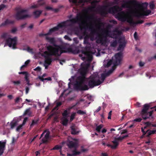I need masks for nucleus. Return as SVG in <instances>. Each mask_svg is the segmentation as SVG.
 Returning a JSON list of instances; mask_svg holds the SVG:
<instances>
[{
    "label": "nucleus",
    "mask_w": 156,
    "mask_h": 156,
    "mask_svg": "<svg viewBox=\"0 0 156 156\" xmlns=\"http://www.w3.org/2000/svg\"><path fill=\"white\" fill-rule=\"evenodd\" d=\"M6 142H1L0 141V156L2 155L4 152Z\"/></svg>",
    "instance_id": "nucleus-20"
},
{
    "label": "nucleus",
    "mask_w": 156,
    "mask_h": 156,
    "mask_svg": "<svg viewBox=\"0 0 156 156\" xmlns=\"http://www.w3.org/2000/svg\"><path fill=\"white\" fill-rule=\"evenodd\" d=\"M49 53L50 52L48 51H45L44 52V54L46 55L45 56V64H48V65H50L52 62V59L49 57V56H54L49 55Z\"/></svg>",
    "instance_id": "nucleus-14"
},
{
    "label": "nucleus",
    "mask_w": 156,
    "mask_h": 156,
    "mask_svg": "<svg viewBox=\"0 0 156 156\" xmlns=\"http://www.w3.org/2000/svg\"><path fill=\"white\" fill-rule=\"evenodd\" d=\"M43 0H39L38 1V3L36 5H32L30 8L31 9H35L38 8L40 6L44 4V2H40L42 1Z\"/></svg>",
    "instance_id": "nucleus-22"
},
{
    "label": "nucleus",
    "mask_w": 156,
    "mask_h": 156,
    "mask_svg": "<svg viewBox=\"0 0 156 156\" xmlns=\"http://www.w3.org/2000/svg\"><path fill=\"white\" fill-rule=\"evenodd\" d=\"M116 18L119 21L124 22L127 19L126 14L124 11H120L117 13L116 16Z\"/></svg>",
    "instance_id": "nucleus-13"
},
{
    "label": "nucleus",
    "mask_w": 156,
    "mask_h": 156,
    "mask_svg": "<svg viewBox=\"0 0 156 156\" xmlns=\"http://www.w3.org/2000/svg\"><path fill=\"white\" fill-rule=\"evenodd\" d=\"M30 62V60H28L25 62L24 65L27 66L29 63Z\"/></svg>",
    "instance_id": "nucleus-62"
},
{
    "label": "nucleus",
    "mask_w": 156,
    "mask_h": 156,
    "mask_svg": "<svg viewBox=\"0 0 156 156\" xmlns=\"http://www.w3.org/2000/svg\"><path fill=\"white\" fill-rule=\"evenodd\" d=\"M106 145H107V146L108 147H110L112 149H115L116 148V147H114V144L113 145H111L110 144H107Z\"/></svg>",
    "instance_id": "nucleus-56"
},
{
    "label": "nucleus",
    "mask_w": 156,
    "mask_h": 156,
    "mask_svg": "<svg viewBox=\"0 0 156 156\" xmlns=\"http://www.w3.org/2000/svg\"><path fill=\"white\" fill-rule=\"evenodd\" d=\"M156 132V130H149V131L148 132V134L147 135V136L149 137L152 134H154Z\"/></svg>",
    "instance_id": "nucleus-35"
},
{
    "label": "nucleus",
    "mask_w": 156,
    "mask_h": 156,
    "mask_svg": "<svg viewBox=\"0 0 156 156\" xmlns=\"http://www.w3.org/2000/svg\"><path fill=\"white\" fill-rule=\"evenodd\" d=\"M64 37L66 40H68L69 41H71V38L67 35H65Z\"/></svg>",
    "instance_id": "nucleus-59"
},
{
    "label": "nucleus",
    "mask_w": 156,
    "mask_h": 156,
    "mask_svg": "<svg viewBox=\"0 0 156 156\" xmlns=\"http://www.w3.org/2000/svg\"><path fill=\"white\" fill-rule=\"evenodd\" d=\"M66 22H63L59 23L57 26L50 29L48 32L45 34L46 35H51L52 33L58 30L60 28H61L66 26Z\"/></svg>",
    "instance_id": "nucleus-12"
},
{
    "label": "nucleus",
    "mask_w": 156,
    "mask_h": 156,
    "mask_svg": "<svg viewBox=\"0 0 156 156\" xmlns=\"http://www.w3.org/2000/svg\"><path fill=\"white\" fill-rule=\"evenodd\" d=\"M86 19L87 20L90 21L91 20H95L96 21L98 22V23L96 25V26L97 27V29L98 30H101L102 31V33L101 34V35L102 34H104L105 35V34L104 33V31L102 29H103V28H101V27H104L105 25V23L102 22H101V19L100 18H98V19H95L94 16H87L86 17ZM112 27V25L111 24H108L106 27V29H103L105 30H108L109 29H110Z\"/></svg>",
    "instance_id": "nucleus-5"
},
{
    "label": "nucleus",
    "mask_w": 156,
    "mask_h": 156,
    "mask_svg": "<svg viewBox=\"0 0 156 156\" xmlns=\"http://www.w3.org/2000/svg\"><path fill=\"white\" fill-rule=\"evenodd\" d=\"M68 119L66 117H63L62 119L61 123L64 126H66L68 122Z\"/></svg>",
    "instance_id": "nucleus-25"
},
{
    "label": "nucleus",
    "mask_w": 156,
    "mask_h": 156,
    "mask_svg": "<svg viewBox=\"0 0 156 156\" xmlns=\"http://www.w3.org/2000/svg\"><path fill=\"white\" fill-rule=\"evenodd\" d=\"M149 6L150 9L152 10L154 9L155 5L153 2H151L150 3Z\"/></svg>",
    "instance_id": "nucleus-47"
},
{
    "label": "nucleus",
    "mask_w": 156,
    "mask_h": 156,
    "mask_svg": "<svg viewBox=\"0 0 156 156\" xmlns=\"http://www.w3.org/2000/svg\"><path fill=\"white\" fill-rule=\"evenodd\" d=\"M133 4L140 10V12L135 13V16L136 17H140L147 16L151 13V11L150 10H145L146 7L144 6V3H139L135 1H123L121 7L115 5L110 8L108 11L106 10V7L105 6H103L99 9V12L101 16L105 17L108 13L115 14L118 12L121 11L122 10L123 8L132 9H133V7L131 5Z\"/></svg>",
    "instance_id": "nucleus-1"
},
{
    "label": "nucleus",
    "mask_w": 156,
    "mask_h": 156,
    "mask_svg": "<svg viewBox=\"0 0 156 156\" xmlns=\"http://www.w3.org/2000/svg\"><path fill=\"white\" fill-rule=\"evenodd\" d=\"M23 126V125H22V124L18 126L16 129V131H19L20 130L22 129V127Z\"/></svg>",
    "instance_id": "nucleus-45"
},
{
    "label": "nucleus",
    "mask_w": 156,
    "mask_h": 156,
    "mask_svg": "<svg viewBox=\"0 0 156 156\" xmlns=\"http://www.w3.org/2000/svg\"><path fill=\"white\" fill-rule=\"evenodd\" d=\"M45 9L47 10H53V9L51 7H49V6H47L46 7Z\"/></svg>",
    "instance_id": "nucleus-61"
},
{
    "label": "nucleus",
    "mask_w": 156,
    "mask_h": 156,
    "mask_svg": "<svg viewBox=\"0 0 156 156\" xmlns=\"http://www.w3.org/2000/svg\"><path fill=\"white\" fill-rule=\"evenodd\" d=\"M39 121V119H38L36 120H33L32 122V123L30 125V127L31 128L33 127V126L35 124H37Z\"/></svg>",
    "instance_id": "nucleus-30"
},
{
    "label": "nucleus",
    "mask_w": 156,
    "mask_h": 156,
    "mask_svg": "<svg viewBox=\"0 0 156 156\" xmlns=\"http://www.w3.org/2000/svg\"><path fill=\"white\" fill-rule=\"evenodd\" d=\"M89 29L91 31V34H94L96 32V30L93 29V27H90L89 28Z\"/></svg>",
    "instance_id": "nucleus-44"
},
{
    "label": "nucleus",
    "mask_w": 156,
    "mask_h": 156,
    "mask_svg": "<svg viewBox=\"0 0 156 156\" xmlns=\"http://www.w3.org/2000/svg\"><path fill=\"white\" fill-rule=\"evenodd\" d=\"M116 68L115 66H113L111 69L108 71L105 74L108 76H109L113 72V71Z\"/></svg>",
    "instance_id": "nucleus-28"
},
{
    "label": "nucleus",
    "mask_w": 156,
    "mask_h": 156,
    "mask_svg": "<svg viewBox=\"0 0 156 156\" xmlns=\"http://www.w3.org/2000/svg\"><path fill=\"white\" fill-rule=\"evenodd\" d=\"M22 100L21 98H20L19 97H17L15 100V102L16 103H18L20 100Z\"/></svg>",
    "instance_id": "nucleus-54"
},
{
    "label": "nucleus",
    "mask_w": 156,
    "mask_h": 156,
    "mask_svg": "<svg viewBox=\"0 0 156 156\" xmlns=\"http://www.w3.org/2000/svg\"><path fill=\"white\" fill-rule=\"evenodd\" d=\"M144 22V21L141 20H139L136 22H135V25L138 24H142Z\"/></svg>",
    "instance_id": "nucleus-48"
},
{
    "label": "nucleus",
    "mask_w": 156,
    "mask_h": 156,
    "mask_svg": "<svg viewBox=\"0 0 156 156\" xmlns=\"http://www.w3.org/2000/svg\"><path fill=\"white\" fill-rule=\"evenodd\" d=\"M89 37L88 36H85L84 38L83 43L85 44H89Z\"/></svg>",
    "instance_id": "nucleus-38"
},
{
    "label": "nucleus",
    "mask_w": 156,
    "mask_h": 156,
    "mask_svg": "<svg viewBox=\"0 0 156 156\" xmlns=\"http://www.w3.org/2000/svg\"><path fill=\"white\" fill-rule=\"evenodd\" d=\"M134 37L135 39L136 40H137L138 39L137 34L136 32H135L134 33Z\"/></svg>",
    "instance_id": "nucleus-49"
},
{
    "label": "nucleus",
    "mask_w": 156,
    "mask_h": 156,
    "mask_svg": "<svg viewBox=\"0 0 156 156\" xmlns=\"http://www.w3.org/2000/svg\"><path fill=\"white\" fill-rule=\"evenodd\" d=\"M67 22H70L73 24L78 23L80 28H84V23L82 21V16L80 14H77L76 17L68 20Z\"/></svg>",
    "instance_id": "nucleus-9"
},
{
    "label": "nucleus",
    "mask_w": 156,
    "mask_h": 156,
    "mask_svg": "<svg viewBox=\"0 0 156 156\" xmlns=\"http://www.w3.org/2000/svg\"><path fill=\"white\" fill-rule=\"evenodd\" d=\"M68 146L69 148H74V149H77L78 147V143L76 142H74L73 141L69 142Z\"/></svg>",
    "instance_id": "nucleus-19"
},
{
    "label": "nucleus",
    "mask_w": 156,
    "mask_h": 156,
    "mask_svg": "<svg viewBox=\"0 0 156 156\" xmlns=\"http://www.w3.org/2000/svg\"><path fill=\"white\" fill-rule=\"evenodd\" d=\"M42 12V11L41 10H36L33 12V14L35 18H37L40 16Z\"/></svg>",
    "instance_id": "nucleus-23"
},
{
    "label": "nucleus",
    "mask_w": 156,
    "mask_h": 156,
    "mask_svg": "<svg viewBox=\"0 0 156 156\" xmlns=\"http://www.w3.org/2000/svg\"><path fill=\"white\" fill-rule=\"evenodd\" d=\"M85 3L84 0H77V3L76 5L82 4L83 5H84Z\"/></svg>",
    "instance_id": "nucleus-43"
},
{
    "label": "nucleus",
    "mask_w": 156,
    "mask_h": 156,
    "mask_svg": "<svg viewBox=\"0 0 156 156\" xmlns=\"http://www.w3.org/2000/svg\"><path fill=\"white\" fill-rule=\"evenodd\" d=\"M32 114L31 112L30 111V108H29L28 109H27L25 111L23 115L24 116L26 115H28V116H30L31 115V114Z\"/></svg>",
    "instance_id": "nucleus-26"
},
{
    "label": "nucleus",
    "mask_w": 156,
    "mask_h": 156,
    "mask_svg": "<svg viewBox=\"0 0 156 156\" xmlns=\"http://www.w3.org/2000/svg\"><path fill=\"white\" fill-rule=\"evenodd\" d=\"M117 44L116 40H115L113 42H111V46L112 47H115L116 46Z\"/></svg>",
    "instance_id": "nucleus-39"
},
{
    "label": "nucleus",
    "mask_w": 156,
    "mask_h": 156,
    "mask_svg": "<svg viewBox=\"0 0 156 156\" xmlns=\"http://www.w3.org/2000/svg\"><path fill=\"white\" fill-rule=\"evenodd\" d=\"M46 40L51 44H52L54 47H56L58 45L56 44V41L53 37H46Z\"/></svg>",
    "instance_id": "nucleus-16"
},
{
    "label": "nucleus",
    "mask_w": 156,
    "mask_h": 156,
    "mask_svg": "<svg viewBox=\"0 0 156 156\" xmlns=\"http://www.w3.org/2000/svg\"><path fill=\"white\" fill-rule=\"evenodd\" d=\"M122 54V52H119L116 54L115 56L112 57V59L109 60L107 62V67H108L113 64V66H115V67L116 68L117 66L120 64Z\"/></svg>",
    "instance_id": "nucleus-6"
},
{
    "label": "nucleus",
    "mask_w": 156,
    "mask_h": 156,
    "mask_svg": "<svg viewBox=\"0 0 156 156\" xmlns=\"http://www.w3.org/2000/svg\"><path fill=\"white\" fill-rule=\"evenodd\" d=\"M14 23V20H11L8 19H7L4 22L2 23L1 24L0 26V27L4 26L9 24H13Z\"/></svg>",
    "instance_id": "nucleus-21"
},
{
    "label": "nucleus",
    "mask_w": 156,
    "mask_h": 156,
    "mask_svg": "<svg viewBox=\"0 0 156 156\" xmlns=\"http://www.w3.org/2000/svg\"><path fill=\"white\" fill-rule=\"evenodd\" d=\"M142 120V119L141 118H136L134 120V121L136 122H140Z\"/></svg>",
    "instance_id": "nucleus-52"
},
{
    "label": "nucleus",
    "mask_w": 156,
    "mask_h": 156,
    "mask_svg": "<svg viewBox=\"0 0 156 156\" xmlns=\"http://www.w3.org/2000/svg\"><path fill=\"white\" fill-rule=\"evenodd\" d=\"M103 126L102 124H101L98 126L96 129V130L98 133H99L101 131V129L103 127Z\"/></svg>",
    "instance_id": "nucleus-36"
},
{
    "label": "nucleus",
    "mask_w": 156,
    "mask_h": 156,
    "mask_svg": "<svg viewBox=\"0 0 156 156\" xmlns=\"http://www.w3.org/2000/svg\"><path fill=\"white\" fill-rule=\"evenodd\" d=\"M69 1L70 2L75 4H76L77 3V0H69Z\"/></svg>",
    "instance_id": "nucleus-51"
},
{
    "label": "nucleus",
    "mask_w": 156,
    "mask_h": 156,
    "mask_svg": "<svg viewBox=\"0 0 156 156\" xmlns=\"http://www.w3.org/2000/svg\"><path fill=\"white\" fill-rule=\"evenodd\" d=\"M34 70L35 71H37L38 72H40L41 71V68L39 66H38V67H37L36 68H35V69H34Z\"/></svg>",
    "instance_id": "nucleus-50"
},
{
    "label": "nucleus",
    "mask_w": 156,
    "mask_h": 156,
    "mask_svg": "<svg viewBox=\"0 0 156 156\" xmlns=\"http://www.w3.org/2000/svg\"><path fill=\"white\" fill-rule=\"evenodd\" d=\"M13 83L15 85H18L20 84V80L13 81Z\"/></svg>",
    "instance_id": "nucleus-57"
},
{
    "label": "nucleus",
    "mask_w": 156,
    "mask_h": 156,
    "mask_svg": "<svg viewBox=\"0 0 156 156\" xmlns=\"http://www.w3.org/2000/svg\"><path fill=\"white\" fill-rule=\"evenodd\" d=\"M17 123L18 122L17 121L11 122L10 123L11 128L13 129L15 126L17 125Z\"/></svg>",
    "instance_id": "nucleus-33"
},
{
    "label": "nucleus",
    "mask_w": 156,
    "mask_h": 156,
    "mask_svg": "<svg viewBox=\"0 0 156 156\" xmlns=\"http://www.w3.org/2000/svg\"><path fill=\"white\" fill-rule=\"evenodd\" d=\"M107 76L105 74V73H102L101 74V84L105 80V78Z\"/></svg>",
    "instance_id": "nucleus-34"
},
{
    "label": "nucleus",
    "mask_w": 156,
    "mask_h": 156,
    "mask_svg": "<svg viewBox=\"0 0 156 156\" xmlns=\"http://www.w3.org/2000/svg\"><path fill=\"white\" fill-rule=\"evenodd\" d=\"M123 139V137H115L114 140L112 141V142L114 144V147H117L119 145V141H121Z\"/></svg>",
    "instance_id": "nucleus-18"
},
{
    "label": "nucleus",
    "mask_w": 156,
    "mask_h": 156,
    "mask_svg": "<svg viewBox=\"0 0 156 156\" xmlns=\"http://www.w3.org/2000/svg\"><path fill=\"white\" fill-rule=\"evenodd\" d=\"M82 53L85 55L87 56L90 59H91L92 56L91 55L89 54V52L87 51L83 50L82 51Z\"/></svg>",
    "instance_id": "nucleus-29"
},
{
    "label": "nucleus",
    "mask_w": 156,
    "mask_h": 156,
    "mask_svg": "<svg viewBox=\"0 0 156 156\" xmlns=\"http://www.w3.org/2000/svg\"><path fill=\"white\" fill-rule=\"evenodd\" d=\"M86 77L84 76H78L76 80V83L74 85V87L75 89L78 90H85L89 89L88 86L86 85H84L83 86L82 84L84 82Z\"/></svg>",
    "instance_id": "nucleus-4"
},
{
    "label": "nucleus",
    "mask_w": 156,
    "mask_h": 156,
    "mask_svg": "<svg viewBox=\"0 0 156 156\" xmlns=\"http://www.w3.org/2000/svg\"><path fill=\"white\" fill-rule=\"evenodd\" d=\"M70 128L71 129V134L76 135L79 133V131L77 130V128L74 124H72Z\"/></svg>",
    "instance_id": "nucleus-15"
},
{
    "label": "nucleus",
    "mask_w": 156,
    "mask_h": 156,
    "mask_svg": "<svg viewBox=\"0 0 156 156\" xmlns=\"http://www.w3.org/2000/svg\"><path fill=\"white\" fill-rule=\"evenodd\" d=\"M17 38L16 37L13 38H8L6 40V44L9 47H12L13 49L16 48V45L17 44Z\"/></svg>",
    "instance_id": "nucleus-11"
},
{
    "label": "nucleus",
    "mask_w": 156,
    "mask_h": 156,
    "mask_svg": "<svg viewBox=\"0 0 156 156\" xmlns=\"http://www.w3.org/2000/svg\"><path fill=\"white\" fill-rule=\"evenodd\" d=\"M77 113L79 114L83 115L86 113V111H83L81 110H79L77 112Z\"/></svg>",
    "instance_id": "nucleus-41"
},
{
    "label": "nucleus",
    "mask_w": 156,
    "mask_h": 156,
    "mask_svg": "<svg viewBox=\"0 0 156 156\" xmlns=\"http://www.w3.org/2000/svg\"><path fill=\"white\" fill-rule=\"evenodd\" d=\"M98 2V1L97 0H94L91 2V4L92 5H95Z\"/></svg>",
    "instance_id": "nucleus-53"
},
{
    "label": "nucleus",
    "mask_w": 156,
    "mask_h": 156,
    "mask_svg": "<svg viewBox=\"0 0 156 156\" xmlns=\"http://www.w3.org/2000/svg\"><path fill=\"white\" fill-rule=\"evenodd\" d=\"M17 12L15 15V18L17 20L24 19L30 17V16L28 14L23 15V13L25 12H27L26 9H22L20 11H18L17 9Z\"/></svg>",
    "instance_id": "nucleus-10"
},
{
    "label": "nucleus",
    "mask_w": 156,
    "mask_h": 156,
    "mask_svg": "<svg viewBox=\"0 0 156 156\" xmlns=\"http://www.w3.org/2000/svg\"><path fill=\"white\" fill-rule=\"evenodd\" d=\"M28 119V118L27 117H25L23 121V123L22 124V125H24L26 123L27 120Z\"/></svg>",
    "instance_id": "nucleus-55"
},
{
    "label": "nucleus",
    "mask_w": 156,
    "mask_h": 156,
    "mask_svg": "<svg viewBox=\"0 0 156 156\" xmlns=\"http://www.w3.org/2000/svg\"><path fill=\"white\" fill-rule=\"evenodd\" d=\"M17 31V29L16 28H14L11 30V32L12 33H14Z\"/></svg>",
    "instance_id": "nucleus-64"
},
{
    "label": "nucleus",
    "mask_w": 156,
    "mask_h": 156,
    "mask_svg": "<svg viewBox=\"0 0 156 156\" xmlns=\"http://www.w3.org/2000/svg\"><path fill=\"white\" fill-rule=\"evenodd\" d=\"M110 22L114 24H116L117 23V21L115 20H112Z\"/></svg>",
    "instance_id": "nucleus-60"
},
{
    "label": "nucleus",
    "mask_w": 156,
    "mask_h": 156,
    "mask_svg": "<svg viewBox=\"0 0 156 156\" xmlns=\"http://www.w3.org/2000/svg\"><path fill=\"white\" fill-rule=\"evenodd\" d=\"M8 33H4L1 36V38L5 39L8 37Z\"/></svg>",
    "instance_id": "nucleus-40"
},
{
    "label": "nucleus",
    "mask_w": 156,
    "mask_h": 156,
    "mask_svg": "<svg viewBox=\"0 0 156 156\" xmlns=\"http://www.w3.org/2000/svg\"><path fill=\"white\" fill-rule=\"evenodd\" d=\"M81 148L82 149L80 150V152H84L88 151V149H82V148H83V146H81Z\"/></svg>",
    "instance_id": "nucleus-58"
},
{
    "label": "nucleus",
    "mask_w": 156,
    "mask_h": 156,
    "mask_svg": "<svg viewBox=\"0 0 156 156\" xmlns=\"http://www.w3.org/2000/svg\"><path fill=\"white\" fill-rule=\"evenodd\" d=\"M76 114V112H73L71 114L70 119V122H72L74 119Z\"/></svg>",
    "instance_id": "nucleus-37"
},
{
    "label": "nucleus",
    "mask_w": 156,
    "mask_h": 156,
    "mask_svg": "<svg viewBox=\"0 0 156 156\" xmlns=\"http://www.w3.org/2000/svg\"><path fill=\"white\" fill-rule=\"evenodd\" d=\"M126 21L130 24L135 25V22L133 21V19L131 18H128L127 17Z\"/></svg>",
    "instance_id": "nucleus-32"
},
{
    "label": "nucleus",
    "mask_w": 156,
    "mask_h": 156,
    "mask_svg": "<svg viewBox=\"0 0 156 156\" xmlns=\"http://www.w3.org/2000/svg\"><path fill=\"white\" fill-rule=\"evenodd\" d=\"M118 42L119 43V44L117 48V50L119 51L123 50L126 46V42L125 41H121L120 40H119Z\"/></svg>",
    "instance_id": "nucleus-17"
},
{
    "label": "nucleus",
    "mask_w": 156,
    "mask_h": 156,
    "mask_svg": "<svg viewBox=\"0 0 156 156\" xmlns=\"http://www.w3.org/2000/svg\"><path fill=\"white\" fill-rule=\"evenodd\" d=\"M77 149H74L72 151V154L73 156H76L77 155H79L81 152L76 151Z\"/></svg>",
    "instance_id": "nucleus-31"
},
{
    "label": "nucleus",
    "mask_w": 156,
    "mask_h": 156,
    "mask_svg": "<svg viewBox=\"0 0 156 156\" xmlns=\"http://www.w3.org/2000/svg\"><path fill=\"white\" fill-rule=\"evenodd\" d=\"M47 49L50 52L49 55H53L55 57L60 56L62 53L67 52L64 47L59 45L56 47L49 45L47 47Z\"/></svg>",
    "instance_id": "nucleus-3"
},
{
    "label": "nucleus",
    "mask_w": 156,
    "mask_h": 156,
    "mask_svg": "<svg viewBox=\"0 0 156 156\" xmlns=\"http://www.w3.org/2000/svg\"><path fill=\"white\" fill-rule=\"evenodd\" d=\"M39 79L42 81H44V80H45L44 79V78L42 76H39L38 77Z\"/></svg>",
    "instance_id": "nucleus-63"
},
{
    "label": "nucleus",
    "mask_w": 156,
    "mask_h": 156,
    "mask_svg": "<svg viewBox=\"0 0 156 156\" xmlns=\"http://www.w3.org/2000/svg\"><path fill=\"white\" fill-rule=\"evenodd\" d=\"M62 148V147L60 146L56 145L52 149L53 150H58L61 149Z\"/></svg>",
    "instance_id": "nucleus-42"
},
{
    "label": "nucleus",
    "mask_w": 156,
    "mask_h": 156,
    "mask_svg": "<svg viewBox=\"0 0 156 156\" xmlns=\"http://www.w3.org/2000/svg\"><path fill=\"white\" fill-rule=\"evenodd\" d=\"M102 29L104 31L105 35L104 34H102L101 35H99L98 39L97 41H99L100 43L102 44L106 42L107 37L116 39L118 36L120 35L122 33L121 31L119 30L117 28L115 29L112 31Z\"/></svg>",
    "instance_id": "nucleus-2"
},
{
    "label": "nucleus",
    "mask_w": 156,
    "mask_h": 156,
    "mask_svg": "<svg viewBox=\"0 0 156 156\" xmlns=\"http://www.w3.org/2000/svg\"><path fill=\"white\" fill-rule=\"evenodd\" d=\"M68 115V113L67 110H65L62 114V115L65 117H67Z\"/></svg>",
    "instance_id": "nucleus-46"
},
{
    "label": "nucleus",
    "mask_w": 156,
    "mask_h": 156,
    "mask_svg": "<svg viewBox=\"0 0 156 156\" xmlns=\"http://www.w3.org/2000/svg\"><path fill=\"white\" fill-rule=\"evenodd\" d=\"M49 132H48L46 133L44 136V138H42V139L41 141L42 142V143H45L47 142V140L49 137Z\"/></svg>",
    "instance_id": "nucleus-24"
},
{
    "label": "nucleus",
    "mask_w": 156,
    "mask_h": 156,
    "mask_svg": "<svg viewBox=\"0 0 156 156\" xmlns=\"http://www.w3.org/2000/svg\"><path fill=\"white\" fill-rule=\"evenodd\" d=\"M101 84V80L99 79L98 76V74L92 75L88 78V85L90 88H93Z\"/></svg>",
    "instance_id": "nucleus-7"
},
{
    "label": "nucleus",
    "mask_w": 156,
    "mask_h": 156,
    "mask_svg": "<svg viewBox=\"0 0 156 156\" xmlns=\"http://www.w3.org/2000/svg\"><path fill=\"white\" fill-rule=\"evenodd\" d=\"M150 105L148 104H145L143 106V108L140 113L142 118L144 119H146L151 117L153 118L152 116L153 112V110H152L148 112L147 111L150 108Z\"/></svg>",
    "instance_id": "nucleus-8"
},
{
    "label": "nucleus",
    "mask_w": 156,
    "mask_h": 156,
    "mask_svg": "<svg viewBox=\"0 0 156 156\" xmlns=\"http://www.w3.org/2000/svg\"><path fill=\"white\" fill-rule=\"evenodd\" d=\"M80 73L81 75L80 76H83L85 77L86 73V69L84 67L80 69Z\"/></svg>",
    "instance_id": "nucleus-27"
}]
</instances>
